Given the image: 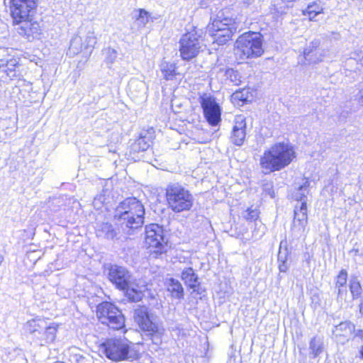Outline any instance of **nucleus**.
I'll return each mask as SVG.
<instances>
[{
  "label": "nucleus",
  "mask_w": 363,
  "mask_h": 363,
  "mask_svg": "<svg viewBox=\"0 0 363 363\" xmlns=\"http://www.w3.org/2000/svg\"><path fill=\"white\" fill-rule=\"evenodd\" d=\"M186 33L179 40V52L182 60L189 61L196 57L201 50V38L204 35V24H187Z\"/></svg>",
  "instance_id": "obj_4"
},
{
  "label": "nucleus",
  "mask_w": 363,
  "mask_h": 363,
  "mask_svg": "<svg viewBox=\"0 0 363 363\" xmlns=\"http://www.w3.org/2000/svg\"><path fill=\"white\" fill-rule=\"evenodd\" d=\"M133 317L140 328L146 332L147 335L152 336L155 344H159L161 342V335L164 330L154 322L153 315L149 313L146 306H138L134 310Z\"/></svg>",
  "instance_id": "obj_9"
},
{
  "label": "nucleus",
  "mask_w": 363,
  "mask_h": 363,
  "mask_svg": "<svg viewBox=\"0 0 363 363\" xmlns=\"http://www.w3.org/2000/svg\"><path fill=\"white\" fill-rule=\"evenodd\" d=\"M327 52L325 49L320 48L319 40H314L305 49L303 54L306 60L309 63H318L323 60Z\"/></svg>",
  "instance_id": "obj_16"
},
{
  "label": "nucleus",
  "mask_w": 363,
  "mask_h": 363,
  "mask_svg": "<svg viewBox=\"0 0 363 363\" xmlns=\"http://www.w3.org/2000/svg\"><path fill=\"white\" fill-rule=\"evenodd\" d=\"M107 270L108 279L119 290H125L135 281L131 272L124 267L110 264Z\"/></svg>",
  "instance_id": "obj_12"
},
{
  "label": "nucleus",
  "mask_w": 363,
  "mask_h": 363,
  "mask_svg": "<svg viewBox=\"0 0 363 363\" xmlns=\"http://www.w3.org/2000/svg\"><path fill=\"white\" fill-rule=\"evenodd\" d=\"M259 211L257 208H248L243 213V217L250 222L259 221Z\"/></svg>",
  "instance_id": "obj_31"
},
{
  "label": "nucleus",
  "mask_w": 363,
  "mask_h": 363,
  "mask_svg": "<svg viewBox=\"0 0 363 363\" xmlns=\"http://www.w3.org/2000/svg\"><path fill=\"white\" fill-rule=\"evenodd\" d=\"M308 224L306 202L303 201L300 206H296L294 212V220L291 231L296 237H301L305 233Z\"/></svg>",
  "instance_id": "obj_14"
},
{
  "label": "nucleus",
  "mask_w": 363,
  "mask_h": 363,
  "mask_svg": "<svg viewBox=\"0 0 363 363\" xmlns=\"http://www.w3.org/2000/svg\"><path fill=\"white\" fill-rule=\"evenodd\" d=\"M145 208L135 198H128L120 203L116 209L115 218L122 228L137 229L144 223Z\"/></svg>",
  "instance_id": "obj_2"
},
{
  "label": "nucleus",
  "mask_w": 363,
  "mask_h": 363,
  "mask_svg": "<svg viewBox=\"0 0 363 363\" xmlns=\"http://www.w3.org/2000/svg\"><path fill=\"white\" fill-rule=\"evenodd\" d=\"M199 101L208 123L213 126L217 125L221 121V109L215 98L208 94H203L199 97Z\"/></svg>",
  "instance_id": "obj_13"
},
{
  "label": "nucleus",
  "mask_w": 363,
  "mask_h": 363,
  "mask_svg": "<svg viewBox=\"0 0 363 363\" xmlns=\"http://www.w3.org/2000/svg\"><path fill=\"white\" fill-rule=\"evenodd\" d=\"M245 124L242 122L238 123L233 128L231 141L236 145H241L245 140Z\"/></svg>",
  "instance_id": "obj_23"
},
{
  "label": "nucleus",
  "mask_w": 363,
  "mask_h": 363,
  "mask_svg": "<svg viewBox=\"0 0 363 363\" xmlns=\"http://www.w3.org/2000/svg\"><path fill=\"white\" fill-rule=\"evenodd\" d=\"M166 199L174 213L189 211L194 203V197L189 190L178 183L170 184L166 189Z\"/></svg>",
  "instance_id": "obj_5"
},
{
  "label": "nucleus",
  "mask_w": 363,
  "mask_h": 363,
  "mask_svg": "<svg viewBox=\"0 0 363 363\" xmlns=\"http://www.w3.org/2000/svg\"><path fill=\"white\" fill-rule=\"evenodd\" d=\"M150 140L145 137H140L130 145V150L133 152H143L150 147Z\"/></svg>",
  "instance_id": "obj_30"
},
{
  "label": "nucleus",
  "mask_w": 363,
  "mask_h": 363,
  "mask_svg": "<svg viewBox=\"0 0 363 363\" xmlns=\"http://www.w3.org/2000/svg\"><path fill=\"white\" fill-rule=\"evenodd\" d=\"M181 278L184 284L192 289L193 292H196L199 294H201L199 291L200 283L199 282V278L193 268H185L182 272Z\"/></svg>",
  "instance_id": "obj_19"
},
{
  "label": "nucleus",
  "mask_w": 363,
  "mask_h": 363,
  "mask_svg": "<svg viewBox=\"0 0 363 363\" xmlns=\"http://www.w3.org/2000/svg\"><path fill=\"white\" fill-rule=\"evenodd\" d=\"M130 91L133 93L134 91L135 88H139L140 89H144L145 84L141 81L138 80H132L128 84Z\"/></svg>",
  "instance_id": "obj_36"
},
{
  "label": "nucleus",
  "mask_w": 363,
  "mask_h": 363,
  "mask_svg": "<svg viewBox=\"0 0 363 363\" xmlns=\"http://www.w3.org/2000/svg\"><path fill=\"white\" fill-rule=\"evenodd\" d=\"M240 93H238V92H237V93H235V97H236V98H238V99H240V100H241V101H244V100H245L246 99H243V98H242V96H239V95H240Z\"/></svg>",
  "instance_id": "obj_45"
},
{
  "label": "nucleus",
  "mask_w": 363,
  "mask_h": 363,
  "mask_svg": "<svg viewBox=\"0 0 363 363\" xmlns=\"http://www.w3.org/2000/svg\"><path fill=\"white\" fill-rule=\"evenodd\" d=\"M354 329L355 326L352 323L349 321L342 322L335 326L333 330V335L337 342L344 344L350 340Z\"/></svg>",
  "instance_id": "obj_17"
},
{
  "label": "nucleus",
  "mask_w": 363,
  "mask_h": 363,
  "mask_svg": "<svg viewBox=\"0 0 363 363\" xmlns=\"http://www.w3.org/2000/svg\"><path fill=\"white\" fill-rule=\"evenodd\" d=\"M351 59L356 60L363 67V52L362 51H355L351 54Z\"/></svg>",
  "instance_id": "obj_37"
},
{
  "label": "nucleus",
  "mask_w": 363,
  "mask_h": 363,
  "mask_svg": "<svg viewBox=\"0 0 363 363\" xmlns=\"http://www.w3.org/2000/svg\"><path fill=\"white\" fill-rule=\"evenodd\" d=\"M229 24H208L204 27V35L208 33L218 44H224L230 40L233 30L228 27Z\"/></svg>",
  "instance_id": "obj_15"
},
{
  "label": "nucleus",
  "mask_w": 363,
  "mask_h": 363,
  "mask_svg": "<svg viewBox=\"0 0 363 363\" xmlns=\"http://www.w3.org/2000/svg\"><path fill=\"white\" fill-rule=\"evenodd\" d=\"M135 13V17L136 21H140V23H148L150 21H152L150 13L145 9H140Z\"/></svg>",
  "instance_id": "obj_33"
},
{
  "label": "nucleus",
  "mask_w": 363,
  "mask_h": 363,
  "mask_svg": "<svg viewBox=\"0 0 363 363\" xmlns=\"http://www.w3.org/2000/svg\"><path fill=\"white\" fill-rule=\"evenodd\" d=\"M347 281V272L345 269H342L335 277V290L337 294V301L342 302L345 301L347 296V290L346 287Z\"/></svg>",
  "instance_id": "obj_18"
},
{
  "label": "nucleus",
  "mask_w": 363,
  "mask_h": 363,
  "mask_svg": "<svg viewBox=\"0 0 363 363\" xmlns=\"http://www.w3.org/2000/svg\"><path fill=\"white\" fill-rule=\"evenodd\" d=\"M18 62L16 59L12 58L9 60H0V72H4L10 78L13 79L17 77L16 67H18Z\"/></svg>",
  "instance_id": "obj_22"
},
{
  "label": "nucleus",
  "mask_w": 363,
  "mask_h": 363,
  "mask_svg": "<svg viewBox=\"0 0 363 363\" xmlns=\"http://www.w3.org/2000/svg\"><path fill=\"white\" fill-rule=\"evenodd\" d=\"M265 228L264 225L260 220L256 221L255 228L252 230V238L255 240L261 238L265 233Z\"/></svg>",
  "instance_id": "obj_32"
},
{
  "label": "nucleus",
  "mask_w": 363,
  "mask_h": 363,
  "mask_svg": "<svg viewBox=\"0 0 363 363\" xmlns=\"http://www.w3.org/2000/svg\"><path fill=\"white\" fill-rule=\"evenodd\" d=\"M349 288L352 296V299H357L360 297L362 289L357 276H351L349 281Z\"/></svg>",
  "instance_id": "obj_27"
},
{
  "label": "nucleus",
  "mask_w": 363,
  "mask_h": 363,
  "mask_svg": "<svg viewBox=\"0 0 363 363\" xmlns=\"http://www.w3.org/2000/svg\"><path fill=\"white\" fill-rule=\"evenodd\" d=\"M309 354L311 357L315 358L323 351V341L320 337H313L309 343Z\"/></svg>",
  "instance_id": "obj_25"
},
{
  "label": "nucleus",
  "mask_w": 363,
  "mask_h": 363,
  "mask_svg": "<svg viewBox=\"0 0 363 363\" xmlns=\"http://www.w3.org/2000/svg\"><path fill=\"white\" fill-rule=\"evenodd\" d=\"M357 100L361 105L363 106V84L360 86L359 91L357 94Z\"/></svg>",
  "instance_id": "obj_40"
},
{
  "label": "nucleus",
  "mask_w": 363,
  "mask_h": 363,
  "mask_svg": "<svg viewBox=\"0 0 363 363\" xmlns=\"http://www.w3.org/2000/svg\"><path fill=\"white\" fill-rule=\"evenodd\" d=\"M271 186V184H267L265 186H264V191H268V194L271 196V197H274V192L273 190H271L269 189V187Z\"/></svg>",
  "instance_id": "obj_43"
},
{
  "label": "nucleus",
  "mask_w": 363,
  "mask_h": 363,
  "mask_svg": "<svg viewBox=\"0 0 363 363\" xmlns=\"http://www.w3.org/2000/svg\"><path fill=\"white\" fill-rule=\"evenodd\" d=\"M288 255L289 252L286 248L284 250L280 249L278 254V262H287Z\"/></svg>",
  "instance_id": "obj_38"
},
{
  "label": "nucleus",
  "mask_w": 363,
  "mask_h": 363,
  "mask_svg": "<svg viewBox=\"0 0 363 363\" xmlns=\"http://www.w3.org/2000/svg\"><path fill=\"white\" fill-rule=\"evenodd\" d=\"M58 325L48 323L45 319L37 317L26 322L24 329L39 341L40 345L52 342L56 337Z\"/></svg>",
  "instance_id": "obj_6"
},
{
  "label": "nucleus",
  "mask_w": 363,
  "mask_h": 363,
  "mask_svg": "<svg viewBox=\"0 0 363 363\" xmlns=\"http://www.w3.org/2000/svg\"><path fill=\"white\" fill-rule=\"evenodd\" d=\"M104 201H105L104 196H99V198H97V197L94 198V200L92 204L94 206V207L99 208L97 206V202L99 201L101 204H102L104 202Z\"/></svg>",
  "instance_id": "obj_42"
},
{
  "label": "nucleus",
  "mask_w": 363,
  "mask_h": 363,
  "mask_svg": "<svg viewBox=\"0 0 363 363\" xmlns=\"http://www.w3.org/2000/svg\"><path fill=\"white\" fill-rule=\"evenodd\" d=\"M76 358L77 363H91L89 359L84 355L77 354Z\"/></svg>",
  "instance_id": "obj_39"
},
{
  "label": "nucleus",
  "mask_w": 363,
  "mask_h": 363,
  "mask_svg": "<svg viewBox=\"0 0 363 363\" xmlns=\"http://www.w3.org/2000/svg\"><path fill=\"white\" fill-rule=\"evenodd\" d=\"M360 312L362 313H363V305L362 304L360 306Z\"/></svg>",
  "instance_id": "obj_47"
},
{
  "label": "nucleus",
  "mask_w": 363,
  "mask_h": 363,
  "mask_svg": "<svg viewBox=\"0 0 363 363\" xmlns=\"http://www.w3.org/2000/svg\"><path fill=\"white\" fill-rule=\"evenodd\" d=\"M145 243L150 249V254L157 257L167 251V240L164 235L162 227L158 224L152 223L146 226Z\"/></svg>",
  "instance_id": "obj_10"
},
{
  "label": "nucleus",
  "mask_w": 363,
  "mask_h": 363,
  "mask_svg": "<svg viewBox=\"0 0 363 363\" xmlns=\"http://www.w3.org/2000/svg\"><path fill=\"white\" fill-rule=\"evenodd\" d=\"M54 363H64L63 362H61V361H56Z\"/></svg>",
  "instance_id": "obj_48"
},
{
  "label": "nucleus",
  "mask_w": 363,
  "mask_h": 363,
  "mask_svg": "<svg viewBox=\"0 0 363 363\" xmlns=\"http://www.w3.org/2000/svg\"><path fill=\"white\" fill-rule=\"evenodd\" d=\"M302 13L306 16L303 20L318 21L320 20L318 17L323 13V6L320 1H313L308 4L307 8L302 11Z\"/></svg>",
  "instance_id": "obj_20"
},
{
  "label": "nucleus",
  "mask_w": 363,
  "mask_h": 363,
  "mask_svg": "<svg viewBox=\"0 0 363 363\" xmlns=\"http://www.w3.org/2000/svg\"><path fill=\"white\" fill-rule=\"evenodd\" d=\"M168 291L172 293V296L176 297L177 298H180L183 297L184 290L181 283L174 279H170L169 285H168Z\"/></svg>",
  "instance_id": "obj_29"
},
{
  "label": "nucleus",
  "mask_w": 363,
  "mask_h": 363,
  "mask_svg": "<svg viewBox=\"0 0 363 363\" xmlns=\"http://www.w3.org/2000/svg\"><path fill=\"white\" fill-rule=\"evenodd\" d=\"M294 157L293 147L279 143L264 151L260 159V166L265 174L279 171L288 166Z\"/></svg>",
  "instance_id": "obj_1"
},
{
  "label": "nucleus",
  "mask_w": 363,
  "mask_h": 363,
  "mask_svg": "<svg viewBox=\"0 0 363 363\" xmlns=\"http://www.w3.org/2000/svg\"><path fill=\"white\" fill-rule=\"evenodd\" d=\"M105 60L107 63H113L117 57V52L112 48H108L104 50Z\"/></svg>",
  "instance_id": "obj_34"
},
{
  "label": "nucleus",
  "mask_w": 363,
  "mask_h": 363,
  "mask_svg": "<svg viewBox=\"0 0 363 363\" xmlns=\"http://www.w3.org/2000/svg\"><path fill=\"white\" fill-rule=\"evenodd\" d=\"M225 74H226L227 77L229 78L230 80L232 82H233L235 84H238L240 82V76L238 72H237L233 69H229L226 70Z\"/></svg>",
  "instance_id": "obj_35"
},
{
  "label": "nucleus",
  "mask_w": 363,
  "mask_h": 363,
  "mask_svg": "<svg viewBox=\"0 0 363 363\" xmlns=\"http://www.w3.org/2000/svg\"><path fill=\"white\" fill-rule=\"evenodd\" d=\"M96 315L99 322L109 328L120 330L125 325L121 311L111 302L105 301L96 306Z\"/></svg>",
  "instance_id": "obj_8"
},
{
  "label": "nucleus",
  "mask_w": 363,
  "mask_h": 363,
  "mask_svg": "<svg viewBox=\"0 0 363 363\" xmlns=\"http://www.w3.org/2000/svg\"><path fill=\"white\" fill-rule=\"evenodd\" d=\"M38 0H11V14L14 23H28L36 10Z\"/></svg>",
  "instance_id": "obj_11"
},
{
  "label": "nucleus",
  "mask_w": 363,
  "mask_h": 363,
  "mask_svg": "<svg viewBox=\"0 0 363 363\" xmlns=\"http://www.w3.org/2000/svg\"><path fill=\"white\" fill-rule=\"evenodd\" d=\"M99 353H103L112 361H133L138 358V351L126 339L112 338L99 345Z\"/></svg>",
  "instance_id": "obj_3"
},
{
  "label": "nucleus",
  "mask_w": 363,
  "mask_h": 363,
  "mask_svg": "<svg viewBox=\"0 0 363 363\" xmlns=\"http://www.w3.org/2000/svg\"><path fill=\"white\" fill-rule=\"evenodd\" d=\"M176 65L164 61L160 65V70L163 77L166 80H172L178 74L176 70Z\"/></svg>",
  "instance_id": "obj_24"
},
{
  "label": "nucleus",
  "mask_w": 363,
  "mask_h": 363,
  "mask_svg": "<svg viewBox=\"0 0 363 363\" xmlns=\"http://www.w3.org/2000/svg\"><path fill=\"white\" fill-rule=\"evenodd\" d=\"M309 186L310 182L308 180H306L303 184L300 185L293 193V198L303 203V201L306 202V197L309 193Z\"/></svg>",
  "instance_id": "obj_26"
},
{
  "label": "nucleus",
  "mask_w": 363,
  "mask_h": 363,
  "mask_svg": "<svg viewBox=\"0 0 363 363\" xmlns=\"http://www.w3.org/2000/svg\"><path fill=\"white\" fill-rule=\"evenodd\" d=\"M279 269L281 272H286L289 269L288 262H279Z\"/></svg>",
  "instance_id": "obj_41"
},
{
  "label": "nucleus",
  "mask_w": 363,
  "mask_h": 363,
  "mask_svg": "<svg viewBox=\"0 0 363 363\" xmlns=\"http://www.w3.org/2000/svg\"><path fill=\"white\" fill-rule=\"evenodd\" d=\"M135 283L132 284L128 288L123 290L125 291L126 297L133 302H138L142 300L143 297V293L141 290L136 289Z\"/></svg>",
  "instance_id": "obj_28"
},
{
  "label": "nucleus",
  "mask_w": 363,
  "mask_h": 363,
  "mask_svg": "<svg viewBox=\"0 0 363 363\" xmlns=\"http://www.w3.org/2000/svg\"><path fill=\"white\" fill-rule=\"evenodd\" d=\"M361 357L363 359V346L362 347V349L360 350Z\"/></svg>",
  "instance_id": "obj_46"
},
{
  "label": "nucleus",
  "mask_w": 363,
  "mask_h": 363,
  "mask_svg": "<svg viewBox=\"0 0 363 363\" xmlns=\"http://www.w3.org/2000/svg\"><path fill=\"white\" fill-rule=\"evenodd\" d=\"M212 1H213V0H203V1H202V4H201V5H202L203 6H207V4H208L209 2Z\"/></svg>",
  "instance_id": "obj_44"
},
{
  "label": "nucleus",
  "mask_w": 363,
  "mask_h": 363,
  "mask_svg": "<svg viewBox=\"0 0 363 363\" xmlns=\"http://www.w3.org/2000/svg\"><path fill=\"white\" fill-rule=\"evenodd\" d=\"M236 43V55L241 60L259 57L264 52L259 33H245L239 37Z\"/></svg>",
  "instance_id": "obj_7"
},
{
  "label": "nucleus",
  "mask_w": 363,
  "mask_h": 363,
  "mask_svg": "<svg viewBox=\"0 0 363 363\" xmlns=\"http://www.w3.org/2000/svg\"><path fill=\"white\" fill-rule=\"evenodd\" d=\"M18 33L28 41H32L40 35V29L39 24H23L18 28Z\"/></svg>",
  "instance_id": "obj_21"
}]
</instances>
